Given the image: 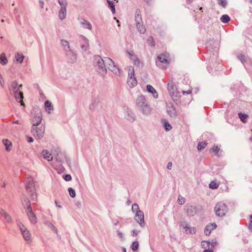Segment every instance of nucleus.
I'll use <instances>...</instances> for the list:
<instances>
[{
    "label": "nucleus",
    "instance_id": "9",
    "mask_svg": "<svg viewBox=\"0 0 252 252\" xmlns=\"http://www.w3.org/2000/svg\"><path fill=\"white\" fill-rule=\"evenodd\" d=\"M105 62L108 64L107 67L113 72L117 73L118 67L115 64L114 61L110 58H105Z\"/></svg>",
    "mask_w": 252,
    "mask_h": 252
},
{
    "label": "nucleus",
    "instance_id": "31",
    "mask_svg": "<svg viewBox=\"0 0 252 252\" xmlns=\"http://www.w3.org/2000/svg\"><path fill=\"white\" fill-rule=\"evenodd\" d=\"M107 2L108 4V7L110 8L112 13L114 14L115 13V8L113 2L109 0H107Z\"/></svg>",
    "mask_w": 252,
    "mask_h": 252
},
{
    "label": "nucleus",
    "instance_id": "25",
    "mask_svg": "<svg viewBox=\"0 0 252 252\" xmlns=\"http://www.w3.org/2000/svg\"><path fill=\"white\" fill-rule=\"evenodd\" d=\"M2 142L5 146L6 150L8 152L10 151L11 150L12 147L11 142L8 139L3 140Z\"/></svg>",
    "mask_w": 252,
    "mask_h": 252
},
{
    "label": "nucleus",
    "instance_id": "56",
    "mask_svg": "<svg viewBox=\"0 0 252 252\" xmlns=\"http://www.w3.org/2000/svg\"><path fill=\"white\" fill-rule=\"evenodd\" d=\"M203 252H213V249L205 250Z\"/></svg>",
    "mask_w": 252,
    "mask_h": 252
},
{
    "label": "nucleus",
    "instance_id": "55",
    "mask_svg": "<svg viewBox=\"0 0 252 252\" xmlns=\"http://www.w3.org/2000/svg\"><path fill=\"white\" fill-rule=\"evenodd\" d=\"M55 204L57 207L59 208H61L62 206L59 204V202L57 200L55 201Z\"/></svg>",
    "mask_w": 252,
    "mask_h": 252
},
{
    "label": "nucleus",
    "instance_id": "45",
    "mask_svg": "<svg viewBox=\"0 0 252 252\" xmlns=\"http://www.w3.org/2000/svg\"><path fill=\"white\" fill-rule=\"evenodd\" d=\"M178 201L179 204H183L185 203V198L182 197L180 195L179 196V197H178Z\"/></svg>",
    "mask_w": 252,
    "mask_h": 252
},
{
    "label": "nucleus",
    "instance_id": "24",
    "mask_svg": "<svg viewBox=\"0 0 252 252\" xmlns=\"http://www.w3.org/2000/svg\"><path fill=\"white\" fill-rule=\"evenodd\" d=\"M0 214L4 218L6 222L9 223L11 222V218L10 216L2 209H0Z\"/></svg>",
    "mask_w": 252,
    "mask_h": 252
},
{
    "label": "nucleus",
    "instance_id": "14",
    "mask_svg": "<svg viewBox=\"0 0 252 252\" xmlns=\"http://www.w3.org/2000/svg\"><path fill=\"white\" fill-rule=\"evenodd\" d=\"M217 227L215 223H210L207 225L204 230V233L206 235H209L212 230L215 229Z\"/></svg>",
    "mask_w": 252,
    "mask_h": 252
},
{
    "label": "nucleus",
    "instance_id": "34",
    "mask_svg": "<svg viewBox=\"0 0 252 252\" xmlns=\"http://www.w3.org/2000/svg\"><path fill=\"white\" fill-rule=\"evenodd\" d=\"M7 62L6 58L4 54L0 55V63L2 64H5Z\"/></svg>",
    "mask_w": 252,
    "mask_h": 252
},
{
    "label": "nucleus",
    "instance_id": "46",
    "mask_svg": "<svg viewBox=\"0 0 252 252\" xmlns=\"http://www.w3.org/2000/svg\"><path fill=\"white\" fill-rule=\"evenodd\" d=\"M63 179L66 181H69L71 180V176L69 174H67L63 177Z\"/></svg>",
    "mask_w": 252,
    "mask_h": 252
},
{
    "label": "nucleus",
    "instance_id": "48",
    "mask_svg": "<svg viewBox=\"0 0 252 252\" xmlns=\"http://www.w3.org/2000/svg\"><path fill=\"white\" fill-rule=\"evenodd\" d=\"M249 228L250 229V230L251 231H252V215L251 216H250V223H249Z\"/></svg>",
    "mask_w": 252,
    "mask_h": 252
},
{
    "label": "nucleus",
    "instance_id": "35",
    "mask_svg": "<svg viewBox=\"0 0 252 252\" xmlns=\"http://www.w3.org/2000/svg\"><path fill=\"white\" fill-rule=\"evenodd\" d=\"M207 143L206 142H200L198 144L197 149L198 151H201V150L204 149L205 147L207 146Z\"/></svg>",
    "mask_w": 252,
    "mask_h": 252
},
{
    "label": "nucleus",
    "instance_id": "61",
    "mask_svg": "<svg viewBox=\"0 0 252 252\" xmlns=\"http://www.w3.org/2000/svg\"><path fill=\"white\" fill-rule=\"evenodd\" d=\"M251 140L252 141V136L251 137Z\"/></svg>",
    "mask_w": 252,
    "mask_h": 252
},
{
    "label": "nucleus",
    "instance_id": "3",
    "mask_svg": "<svg viewBox=\"0 0 252 252\" xmlns=\"http://www.w3.org/2000/svg\"><path fill=\"white\" fill-rule=\"evenodd\" d=\"M214 211L217 216L222 217L225 216L227 212L228 208L224 203L219 202L216 205Z\"/></svg>",
    "mask_w": 252,
    "mask_h": 252
},
{
    "label": "nucleus",
    "instance_id": "52",
    "mask_svg": "<svg viewBox=\"0 0 252 252\" xmlns=\"http://www.w3.org/2000/svg\"><path fill=\"white\" fill-rule=\"evenodd\" d=\"M138 235V232L136 230H133L132 231V235L133 236H136Z\"/></svg>",
    "mask_w": 252,
    "mask_h": 252
},
{
    "label": "nucleus",
    "instance_id": "50",
    "mask_svg": "<svg viewBox=\"0 0 252 252\" xmlns=\"http://www.w3.org/2000/svg\"><path fill=\"white\" fill-rule=\"evenodd\" d=\"M192 92V89L189 88V89H188L187 91H183V94H191Z\"/></svg>",
    "mask_w": 252,
    "mask_h": 252
},
{
    "label": "nucleus",
    "instance_id": "38",
    "mask_svg": "<svg viewBox=\"0 0 252 252\" xmlns=\"http://www.w3.org/2000/svg\"><path fill=\"white\" fill-rule=\"evenodd\" d=\"M139 243L137 241H134L133 242L131 245V249L133 251H136L138 249Z\"/></svg>",
    "mask_w": 252,
    "mask_h": 252
},
{
    "label": "nucleus",
    "instance_id": "42",
    "mask_svg": "<svg viewBox=\"0 0 252 252\" xmlns=\"http://www.w3.org/2000/svg\"><path fill=\"white\" fill-rule=\"evenodd\" d=\"M165 128L166 130H169L172 128L171 125L167 122L165 121L164 122Z\"/></svg>",
    "mask_w": 252,
    "mask_h": 252
},
{
    "label": "nucleus",
    "instance_id": "8",
    "mask_svg": "<svg viewBox=\"0 0 252 252\" xmlns=\"http://www.w3.org/2000/svg\"><path fill=\"white\" fill-rule=\"evenodd\" d=\"M59 2L62 6V8L59 12V16L62 20L64 19L66 16L65 6L66 5V3L64 0H59Z\"/></svg>",
    "mask_w": 252,
    "mask_h": 252
},
{
    "label": "nucleus",
    "instance_id": "43",
    "mask_svg": "<svg viewBox=\"0 0 252 252\" xmlns=\"http://www.w3.org/2000/svg\"><path fill=\"white\" fill-rule=\"evenodd\" d=\"M220 149L218 146H214L212 148L213 152L215 153L216 154H218Z\"/></svg>",
    "mask_w": 252,
    "mask_h": 252
},
{
    "label": "nucleus",
    "instance_id": "62",
    "mask_svg": "<svg viewBox=\"0 0 252 252\" xmlns=\"http://www.w3.org/2000/svg\"><path fill=\"white\" fill-rule=\"evenodd\" d=\"M124 252H126V249L124 250Z\"/></svg>",
    "mask_w": 252,
    "mask_h": 252
},
{
    "label": "nucleus",
    "instance_id": "59",
    "mask_svg": "<svg viewBox=\"0 0 252 252\" xmlns=\"http://www.w3.org/2000/svg\"><path fill=\"white\" fill-rule=\"evenodd\" d=\"M134 120V118H132V119H129L130 121H133Z\"/></svg>",
    "mask_w": 252,
    "mask_h": 252
},
{
    "label": "nucleus",
    "instance_id": "22",
    "mask_svg": "<svg viewBox=\"0 0 252 252\" xmlns=\"http://www.w3.org/2000/svg\"><path fill=\"white\" fill-rule=\"evenodd\" d=\"M135 21L138 24L142 23V19L141 17V12L139 9H137L135 11Z\"/></svg>",
    "mask_w": 252,
    "mask_h": 252
},
{
    "label": "nucleus",
    "instance_id": "27",
    "mask_svg": "<svg viewBox=\"0 0 252 252\" xmlns=\"http://www.w3.org/2000/svg\"><path fill=\"white\" fill-rule=\"evenodd\" d=\"M15 58L17 63H22L24 59V56L23 54L18 53L15 55Z\"/></svg>",
    "mask_w": 252,
    "mask_h": 252
},
{
    "label": "nucleus",
    "instance_id": "36",
    "mask_svg": "<svg viewBox=\"0 0 252 252\" xmlns=\"http://www.w3.org/2000/svg\"><path fill=\"white\" fill-rule=\"evenodd\" d=\"M194 208L193 207L189 206L188 207L187 209V212L189 216H193L194 213Z\"/></svg>",
    "mask_w": 252,
    "mask_h": 252
},
{
    "label": "nucleus",
    "instance_id": "19",
    "mask_svg": "<svg viewBox=\"0 0 252 252\" xmlns=\"http://www.w3.org/2000/svg\"><path fill=\"white\" fill-rule=\"evenodd\" d=\"M26 212L31 222L33 223H36L37 221V219L32 210L27 211Z\"/></svg>",
    "mask_w": 252,
    "mask_h": 252
},
{
    "label": "nucleus",
    "instance_id": "32",
    "mask_svg": "<svg viewBox=\"0 0 252 252\" xmlns=\"http://www.w3.org/2000/svg\"><path fill=\"white\" fill-rule=\"evenodd\" d=\"M220 20L224 23H227L230 21V18L227 15H223L220 18Z\"/></svg>",
    "mask_w": 252,
    "mask_h": 252
},
{
    "label": "nucleus",
    "instance_id": "30",
    "mask_svg": "<svg viewBox=\"0 0 252 252\" xmlns=\"http://www.w3.org/2000/svg\"><path fill=\"white\" fill-rule=\"evenodd\" d=\"M220 185L219 183H217L216 181H212L209 184V188L212 189H217L219 188Z\"/></svg>",
    "mask_w": 252,
    "mask_h": 252
},
{
    "label": "nucleus",
    "instance_id": "26",
    "mask_svg": "<svg viewBox=\"0 0 252 252\" xmlns=\"http://www.w3.org/2000/svg\"><path fill=\"white\" fill-rule=\"evenodd\" d=\"M45 107L46 111L49 114L51 113V111H52L53 109L51 102H50L49 100H47L45 101Z\"/></svg>",
    "mask_w": 252,
    "mask_h": 252
},
{
    "label": "nucleus",
    "instance_id": "39",
    "mask_svg": "<svg viewBox=\"0 0 252 252\" xmlns=\"http://www.w3.org/2000/svg\"><path fill=\"white\" fill-rule=\"evenodd\" d=\"M218 3L221 5L223 7H225L227 4L226 0H218Z\"/></svg>",
    "mask_w": 252,
    "mask_h": 252
},
{
    "label": "nucleus",
    "instance_id": "17",
    "mask_svg": "<svg viewBox=\"0 0 252 252\" xmlns=\"http://www.w3.org/2000/svg\"><path fill=\"white\" fill-rule=\"evenodd\" d=\"M41 155L44 159L48 161H51L53 159L52 155L47 150H43L41 152Z\"/></svg>",
    "mask_w": 252,
    "mask_h": 252
},
{
    "label": "nucleus",
    "instance_id": "53",
    "mask_svg": "<svg viewBox=\"0 0 252 252\" xmlns=\"http://www.w3.org/2000/svg\"><path fill=\"white\" fill-rule=\"evenodd\" d=\"M33 138L32 137H29L28 138V141L29 142H33Z\"/></svg>",
    "mask_w": 252,
    "mask_h": 252
},
{
    "label": "nucleus",
    "instance_id": "4",
    "mask_svg": "<svg viewBox=\"0 0 252 252\" xmlns=\"http://www.w3.org/2000/svg\"><path fill=\"white\" fill-rule=\"evenodd\" d=\"M24 239L28 242H31V235L26 228L21 223L17 222Z\"/></svg>",
    "mask_w": 252,
    "mask_h": 252
},
{
    "label": "nucleus",
    "instance_id": "33",
    "mask_svg": "<svg viewBox=\"0 0 252 252\" xmlns=\"http://www.w3.org/2000/svg\"><path fill=\"white\" fill-rule=\"evenodd\" d=\"M82 24L83 25V27L84 28L88 29H89V30H91L92 29V25H91V24H90V22H89L87 21H85L84 20L82 23Z\"/></svg>",
    "mask_w": 252,
    "mask_h": 252
},
{
    "label": "nucleus",
    "instance_id": "51",
    "mask_svg": "<svg viewBox=\"0 0 252 252\" xmlns=\"http://www.w3.org/2000/svg\"><path fill=\"white\" fill-rule=\"evenodd\" d=\"M0 84L2 87L4 86V80H3V79L0 74Z\"/></svg>",
    "mask_w": 252,
    "mask_h": 252
},
{
    "label": "nucleus",
    "instance_id": "57",
    "mask_svg": "<svg viewBox=\"0 0 252 252\" xmlns=\"http://www.w3.org/2000/svg\"><path fill=\"white\" fill-rule=\"evenodd\" d=\"M13 123L14 124H20V123H19V121L17 120V121H14L13 122Z\"/></svg>",
    "mask_w": 252,
    "mask_h": 252
},
{
    "label": "nucleus",
    "instance_id": "10",
    "mask_svg": "<svg viewBox=\"0 0 252 252\" xmlns=\"http://www.w3.org/2000/svg\"><path fill=\"white\" fill-rule=\"evenodd\" d=\"M167 112L170 117H175L177 115V112L172 103L167 104Z\"/></svg>",
    "mask_w": 252,
    "mask_h": 252
},
{
    "label": "nucleus",
    "instance_id": "28",
    "mask_svg": "<svg viewBox=\"0 0 252 252\" xmlns=\"http://www.w3.org/2000/svg\"><path fill=\"white\" fill-rule=\"evenodd\" d=\"M82 40L84 42V44L81 45V48L83 50L86 51L89 47L88 41L84 37L82 38Z\"/></svg>",
    "mask_w": 252,
    "mask_h": 252
},
{
    "label": "nucleus",
    "instance_id": "12",
    "mask_svg": "<svg viewBox=\"0 0 252 252\" xmlns=\"http://www.w3.org/2000/svg\"><path fill=\"white\" fill-rule=\"evenodd\" d=\"M135 220L141 225L144 222V214L141 211H138L136 213Z\"/></svg>",
    "mask_w": 252,
    "mask_h": 252
},
{
    "label": "nucleus",
    "instance_id": "54",
    "mask_svg": "<svg viewBox=\"0 0 252 252\" xmlns=\"http://www.w3.org/2000/svg\"><path fill=\"white\" fill-rule=\"evenodd\" d=\"M172 166V162H169L167 165V168L170 169Z\"/></svg>",
    "mask_w": 252,
    "mask_h": 252
},
{
    "label": "nucleus",
    "instance_id": "21",
    "mask_svg": "<svg viewBox=\"0 0 252 252\" xmlns=\"http://www.w3.org/2000/svg\"><path fill=\"white\" fill-rule=\"evenodd\" d=\"M147 90L148 92L151 93L153 94L155 98H157L158 97V93L152 86L151 85H148L147 86Z\"/></svg>",
    "mask_w": 252,
    "mask_h": 252
},
{
    "label": "nucleus",
    "instance_id": "5",
    "mask_svg": "<svg viewBox=\"0 0 252 252\" xmlns=\"http://www.w3.org/2000/svg\"><path fill=\"white\" fill-rule=\"evenodd\" d=\"M128 74L129 76L128 78L127 84L130 87H134L137 85V82L133 76L134 75V69L132 67L129 68Z\"/></svg>",
    "mask_w": 252,
    "mask_h": 252
},
{
    "label": "nucleus",
    "instance_id": "58",
    "mask_svg": "<svg viewBox=\"0 0 252 252\" xmlns=\"http://www.w3.org/2000/svg\"><path fill=\"white\" fill-rule=\"evenodd\" d=\"M144 107H145L146 108H147L148 109H149V107H148V105H147V104L144 105Z\"/></svg>",
    "mask_w": 252,
    "mask_h": 252
},
{
    "label": "nucleus",
    "instance_id": "2",
    "mask_svg": "<svg viewBox=\"0 0 252 252\" xmlns=\"http://www.w3.org/2000/svg\"><path fill=\"white\" fill-rule=\"evenodd\" d=\"M158 59L157 65L162 69H166L171 62L169 54L167 53L161 54L158 57Z\"/></svg>",
    "mask_w": 252,
    "mask_h": 252
},
{
    "label": "nucleus",
    "instance_id": "20",
    "mask_svg": "<svg viewBox=\"0 0 252 252\" xmlns=\"http://www.w3.org/2000/svg\"><path fill=\"white\" fill-rule=\"evenodd\" d=\"M128 54L129 56L130 59L132 60L134 64L137 65L138 66L140 65L141 64V62L139 59H137L136 56H135L133 53L128 52Z\"/></svg>",
    "mask_w": 252,
    "mask_h": 252
},
{
    "label": "nucleus",
    "instance_id": "29",
    "mask_svg": "<svg viewBox=\"0 0 252 252\" xmlns=\"http://www.w3.org/2000/svg\"><path fill=\"white\" fill-rule=\"evenodd\" d=\"M136 27L140 33H144L145 32L146 30L144 27L143 26L142 23L138 24V23H136Z\"/></svg>",
    "mask_w": 252,
    "mask_h": 252
},
{
    "label": "nucleus",
    "instance_id": "13",
    "mask_svg": "<svg viewBox=\"0 0 252 252\" xmlns=\"http://www.w3.org/2000/svg\"><path fill=\"white\" fill-rule=\"evenodd\" d=\"M22 85H18V84L16 82H13L10 87V90L13 93L19 91L21 90Z\"/></svg>",
    "mask_w": 252,
    "mask_h": 252
},
{
    "label": "nucleus",
    "instance_id": "23",
    "mask_svg": "<svg viewBox=\"0 0 252 252\" xmlns=\"http://www.w3.org/2000/svg\"><path fill=\"white\" fill-rule=\"evenodd\" d=\"M95 60L97 62V65L99 67L103 69L104 67V62L100 56H96L95 57Z\"/></svg>",
    "mask_w": 252,
    "mask_h": 252
},
{
    "label": "nucleus",
    "instance_id": "1",
    "mask_svg": "<svg viewBox=\"0 0 252 252\" xmlns=\"http://www.w3.org/2000/svg\"><path fill=\"white\" fill-rule=\"evenodd\" d=\"M26 190L28 192L31 193L32 199L37 200V194L35 192L34 183L32 178L28 177L26 178L25 182Z\"/></svg>",
    "mask_w": 252,
    "mask_h": 252
},
{
    "label": "nucleus",
    "instance_id": "7",
    "mask_svg": "<svg viewBox=\"0 0 252 252\" xmlns=\"http://www.w3.org/2000/svg\"><path fill=\"white\" fill-rule=\"evenodd\" d=\"M32 134L37 138L40 139L43 135L44 132V127L41 126L37 128V126H32Z\"/></svg>",
    "mask_w": 252,
    "mask_h": 252
},
{
    "label": "nucleus",
    "instance_id": "49",
    "mask_svg": "<svg viewBox=\"0 0 252 252\" xmlns=\"http://www.w3.org/2000/svg\"><path fill=\"white\" fill-rule=\"evenodd\" d=\"M61 43L63 46L64 47L67 46V47L69 48V43L67 41H66L65 40H62Z\"/></svg>",
    "mask_w": 252,
    "mask_h": 252
},
{
    "label": "nucleus",
    "instance_id": "44",
    "mask_svg": "<svg viewBox=\"0 0 252 252\" xmlns=\"http://www.w3.org/2000/svg\"><path fill=\"white\" fill-rule=\"evenodd\" d=\"M148 41L149 42V44H151L152 46H154L155 41L153 37H149L148 39Z\"/></svg>",
    "mask_w": 252,
    "mask_h": 252
},
{
    "label": "nucleus",
    "instance_id": "60",
    "mask_svg": "<svg viewBox=\"0 0 252 252\" xmlns=\"http://www.w3.org/2000/svg\"><path fill=\"white\" fill-rule=\"evenodd\" d=\"M115 1H116L117 2H118V1L117 0H114Z\"/></svg>",
    "mask_w": 252,
    "mask_h": 252
},
{
    "label": "nucleus",
    "instance_id": "15",
    "mask_svg": "<svg viewBox=\"0 0 252 252\" xmlns=\"http://www.w3.org/2000/svg\"><path fill=\"white\" fill-rule=\"evenodd\" d=\"M217 245V243H212L210 244V242L208 241H202L201 243V246L203 249L205 250L207 249H213V248L215 247V246Z\"/></svg>",
    "mask_w": 252,
    "mask_h": 252
},
{
    "label": "nucleus",
    "instance_id": "18",
    "mask_svg": "<svg viewBox=\"0 0 252 252\" xmlns=\"http://www.w3.org/2000/svg\"><path fill=\"white\" fill-rule=\"evenodd\" d=\"M22 203L26 212L32 210L30 201L28 198H24L23 199Z\"/></svg>",
    "mask_w": 252,
    "mask_h": 252
},
{
    "label": "nucleus",
    "instance_id": "40",
    "mask_svg": "<svg viewBox=\"0 0 252 252\" xmlns=\"http://www.w3.org/2000/svg\"><path fill=\"white\" fill-rule=\"evenodd\" d=\"M132 210L133 212H135V213H136L138 211H140L139 210L138 205L137 204H135V203L133 204V205L132 206Z\"/></svg>",
    "mask_w": 252,
    "mask_h": 252
},
{
    "label": "nucleus",
    "instance_id": "37",
    "mask_svg": "<svg viewBox=\"0 0 252 252\" xmlns=\"http://www.w3.org/2000/svg\"><path fill=\"white\" fill-rule=\"evenodd\" d=\"M239 117L243 122L245 123L246 122V119L248 118V115L242 113H239Z\"/></svg>",
    "mask_w": 252,
    "mask_h": 252
},
{
    "label": "nucleus",
    "instance_id": "16",
    "mask_svg": "<svg viewBox=\"0 0 252 252\" xmlns=\"http://www.w3.org/2000/svg\"><path fill=\"white\" fill-rule=\"evenodd\" d=\"M42 120L40 112L37 114V115L32 120V126H37L41 123Z\"/></svg>",
    "mask_w": 252,
    "mask_h": 252
},
{
    "label": "nucleus",
    "instance_id": "41",
    "mask_svg": "<svg viewBox=\"0 0 252 252\" xmlns=\"http://www.w3.org/2000/svg\"><path fill=\"white\" fill-rule=\"evenodd\" d=\"M68 191H69L70 195L72 197H74L75 196V195H76L75 191L73 189L70 188L68 189Z\"/></svg>",
    "mask_w": 252,
    "mask_h": 252
},
{
    "label": "nucleus",
    "instance_id": "47",
    "mask_svg": "<svg viewBox=\"0 0 252 252\" xmlns=\"http://www.w3.org/2000/svg\"><path fill=\"white\" fill-rule=\"evenodd\" d=\"M145 99L143 97H142V96H140V97H139L137 99V104H138V105H139L140 107H142V105H141L140 104V102H139V101H145Z\"/></svg>",
    "mask_w": 252,
    "mask_h": 252
},
{
    "label": "nucleus",
    "instance_id": "6",
    "mask_svg": "<svg viewBox=\"0 0 252 252\" xmlns=\"http://www.w3.org/2000/svg\"><path fill=\"white\" fill-rule=\"evenodd\" d=\"M180 226L183 228L184 232L186 234H194L195 233L196 229L194 227H189L185 221L180 223Z\"/></svg>",
    "mask_w": 252,
    "mask_h": 252
},
{
    "label": "nucleus",
    "instance_id": "11",
    "mask_svg": "<svg viewBox=\"0 0 252 252\" xmlns=\"http://www.w3.org/2000/svg\"><path fill=\"white\" fill-rule=\"evenodd\" d=\"M14 94V96L15 97V99L16 100L21 103V104L22 105H24V103L23 101V92L20 90L19 91L15 92L13 93Z\"/></svg>",
    "mask_w": 252,
    "mask_h": 252
}]
</instances>
